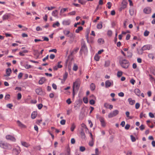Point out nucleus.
Listing matches in <instances>:
<instances>
[{
  "instance_id": "1",
  "label": "nucleus",
  "mask_w": 155,
  "mask_h": 155,
  "mask_svg": "<svg viewBox=\"0 0 155 155\" xmlns=\"http://www.w3.org/2000/svg\"><path fill=\"white\" fill-rule=\"evenodd\" d=\"M80 84V81L79 79H77L73 83V96H74L75 88L76 90H78L79 88Z\"/></svg>"
},
{
  "instance_id": "2",
  "label": "nucleus",
  "mask_w": 155,
  "mask_h": 155,
  "mask_svg": "<svg viewBox=\"0 0 155 155\" xmlns=\"http://www.w3.org/2000/svg\"><path fill=\"white\" fill-rule=\"evenodd\" d=\"M120 62L121 67L125 69L127 68L130 65L129 61L125 59L120 61Z\"/></svg>"
},
{
  "instance_id": "3",
  "label": "nucleus",
  "mask_w": 155,
  "mask_h": 155,
  "mask_svg": "<svg viewBox=\"0 0 155 155\" xmlns=\"http://www.w3.org/2000/svg\"><path fill=\"white\" fill-rule=\"evenodd\" d=\"M127 4V0H123L121 2V6L119 8V10L121 11L122 9L126 8Z\"/></svg>"
},
{
  "instance_id": "4",
  "label": "nucleus",
  "mask_w": 155,
  "mask_h": 155,
  "mask_svg": "<svg viewBox=\"0 0 155 155\" xmlns=\"http://www.w3.org/2000/svg\"><path fill=\"white\" fill-rule=\"evenodd\" d=\"M119 112L118 110H115L110 113L108 115V117L109 118H111L115 117L118 114Z\"/></svg>"
},
{
  "instance_id": "5",
  "label": "nucleus",
  "mask_w": 155,
  "mask_h": 155,
  "mask_svg": "<svg viewBox=\"0 0 155 155\" xmlns=\"http://www.w3.org/2000/svg\"><path fill=\"white\" fill-rule=\"evenodd\" d=\"M63 33L65 35H66L70 38H72L73 37V34L72 33H71L70 31L67 29H65L63 31Z\"/></svg>"
},
{
  "instance_id": "6",
  "label": "nucleus",
  "mask_w": 155,
  "mask_h": 155,
  "mask_svg": "<svg viewBox=\"0 0 155 155\" xmlns=\"http://www.w3.org/2000/svg\"><path fill=\"white\" fill-rule=\"evenodd\" d=\"M113 85V82L112 80H107L105 82V86L106 88H108Z\"/></svg>"
},
{
  "instance_id": "7",
  "label": "nucleus",
  "mask_w": 155,
  "mask_h": 155,
  "mask_svg": "<svg viewBox=\"0 0 155 155\" xmlns=\"http://www.w3.org/2000/svg\"><path fill=\"white\" fill-rule=\"evenodd\" d=\"M5 138L7 140H9L14 142H15L16 140L14 136L10 135H7Z\"/></svg>"
},
{
  "instance_id": "8",
  "label": "nucleus",
  "mask_w": 155,
  "mask_h": 155,
  "mask_svg": "<svg viewBox=\"0 0 155 155\" xmlns=\"http://www.w3.org/2000/svg\"><path fill=\"white\" fill-rule=\"evenodd\" d=\"M17 123L18 126L21 128H27V126H26L23 124L19 120L17 121Z\"/></svg>"
},
{
  "instance_id": "9",
  "label": "nucleus",
  "mask_w": 155,
  "mask_h": 155,
  "mask_svg": "<svg viewBox=\"0 0 155 155\" xmlns=\"http://www.w3.org/2000/svg\"><path fill=\"white\" fill-rule=\"evenodd\" d=\"M152 45H144L142 47L143 50L145 51L147 50H150L152 48Z\"/></svg>"
},
{
  "instance_id": "10",
  "label": "nucleus",
  "mask_w": 155,
  "mask_h": 155,
  "mask_svg": "<svg viewBox=\"0 0 155 155\" xmlns=\"http://www.w3.org/2000/svg\"><path fill=\"white\" fill-rule=\"evenodd\" d=\"M61 61L58 62L57 65L53 67V69L55 71H56L58 68H61L62 67V65L61 64Z\"/></svg>"
},
{
  "instance_id": "11",
  "label": "nucleus",
  "mask_w": 155,
  "mask_h": 155,
  "mask_svg": "<svg viewBox=\"0 0 155 155\" xmlns=\"http://www.w3.org/2000/svg\"><path fill=\"white\" fill-rule=\"evenodd\" d=\"M143 11L145 14H148L151 12V9L150 8L147 7L144 9Z\"/></svg>"
},
{
  "instance_id": "12",
  "label": "nucleus",
  "mask_w": 155,
  "mask_h": 155,
  "mask_svg": "<svg viewBox=\"0 0 155 155\" xmlns=\"http://www.w3.org/2000/svg\"><path fill=\"white\" fill-rule=\"evenodd\" d=\"M71 21L70 19H66L64 20L62 22V24L64 25H69L71 23Z\"/></svg>"
},
{
  "instance_id": "13",
  "label": "nucleus",
  "mask_w": 155,
  "mask_h": 155,
  "mask_svg": "<svg viewBox=\"0 0 155 155\" xmlns=\"http://www.w3.org/2000/svg\"><path fill=\"white\" fill-rule=\"evenodd\" d=\"M100 121L101 126L103 127H105L106 126V124L104 118L103 117L102 118H101Z\"/></svg>"
},
{
  "instance_id": "14",
  "label": "nucleus",
  "mask_w": 155,
  "mask_h": 155,
  "mask_svg": "<svg viewBox=\"0 0 155 155\" xmlns=\"http://www.w3.org/2000/svg\"><path fill=\"white\" fill-rule=\"evenodd\" d=\"M79 50V48H74V50L70 52V54L71 55H73L75 54Z\"/></svg>"
},
{
  "instance_id": "15",
  "label": "nucleus",
  "mask_w": 155,
  "mask_h": 155,
  "mask_svg": "<svg viewBox=\"0 0 155 155\" xmlns=\"http://www.w3.org/2000/svg\"><path fill=\"white\" fill-rule=\"evenodd\" d=\"M46 81L45 78L42 77L41 78L38 82V83L40 84H43Z\"/></svg>"
},
{
  "instance_id": "16",
  "label": "nucleus",
  "mask_w": 155,
  "mask_h": 155,
  "mask_svg": "<svg viewBox=\"0 0 155 155\" xmlns=\"http://www.w3.org/2000/svg\"><path fill=\"white\" fill-rule=\"evenodd\" d=\"M8 144L5 143H0V147L4 148V149H6V148L8 147Z\"/></svg>"
},
{
  "instance_id": "17",
  "label": "nucleus",
  "mask_w": 155,
  "mask_h": 155,
  "mask_svg": "<svg viewBox=\"0 0 155 155\" xmlns=\"http://www.w3.org/2000/svg\"><path fill=\"white\" fill-rule=\"evenodd\" d=\"M13 152L15 155H17L19 153L20 150L19 149L15 148L13 150Z\"/></svg>"
},
{
  "instance_id": "18",
  "label": "nucleus",
  "mask_w": 155,
  "mask_h": 155,
  "mask_svg": "<svg viewBox=\"0 0 155 155\" xmlns=\"http://www.w3.org/2000/svg\"><path fill=\"white\" fill-rule=\"evenodd\" d=\"M80 134L82 139H85L86 136L83 130H82L81 131L80 133Z\"/></svg>"
},
{
  "instance_id": "19",
  "label": "nucleus",
  "mask_w": 155,
  "mask_h": 155,
  "mask_svg": "<svg viewBox=\"0 0 155 155\" xmlns=\"http://www.w3.org/2000/svg\"><path fill=\"white\" fill-rule=\"evenodd\" d=\"M37 115V112L36 111L33 112L31 115V117L32 119H34L36 117Z\"/></svg>"
},
{
  "instance_id": "20",
  "label": "nucleus",
  "mask_w": 155,
  "mask_h": 155,
  "mask_svg": "<svg viewBox=\"0 0 155 155\" xmlns=\"http://www.w3.org/2000/svg\"><path fill=\"white\" fill-rule=\"evenodd\" d=\"M134 92L135 94L138 96H140V91L137 88L135 89Z\"/></svg>"
},
{
  "instance_id": "21",
  "label": "nucleus",
  "mask_w": 155,
  "mask_h": 155,
  "mask_svg": "<svg viewBox=\"0 0 155 155\" xmlns=\"http://www.w3.org/2000/svg\"><path fill=\"white\" fill-rule=\"evenodd\" d=\"M128 101L129 104L131 105H133L135 103V101L134 100H132L131 98L128 99Z\"/></svg>"
},
{
  "instance_id": "22",
  "label": "nucleus",
  "mask_w": 155,
  "mask_h": 155,
  "mask_svg": "<svg viewBox=\"0 0 155 155\" xmlns=\"http://www.w3.org/2000/svg\"><path fill=\"white\" fill-rule=\"evenodd\" d=\"M58 11L55 10L52 12V15L54 17H58Z\"/></svg>"
},
{
  "instance_id": "23",
  "label": "nucleus",
  "mask_w": 155,
  "mask_h": 155,
  "mask_svg": "<svg viewBox=\"0 0 155 155\" xmlns=\"http://www.w3.org/2000/svg\"><path fill=\"white\" fill-rule=\"evenodd\" d=\"M129 13L130 15L133 16L135 14L134 10V8H131L129 10Z\"/></svg>"
},
{
  "instance_id": "24",
  "label": "nucleus",
  "mask_w": 155,
  "mask_h": 155,
  "mask_svg": "<svg viewBox=\"0 0 155 155\" xmlns=\"http://www.w3.org/2000/svg\"><path fill=\"white\" fill-rule=\"evenodd\" d=\"M76 127V125L74 123H73L71 124V131H73L74 129Z\"/></svg>"
},
{
  "instance_id": "25",
  "label": "nucleus",
  "mask_w": 155,
  "mask_h": 155,
  "mask_svg": "<svg viewBox=\"0 0 155 155\" xmlns=\"http://www.w3.org/2000/svg\"><path fill=\"white\" fill-rule=\"evenodd\" d=\"M21 144L23 146L26 147H28L29 146L28 143L25 142H21Z\"/></svg>"
},
{
  "instance_id": "26",
  "label": "nucleus",
  "mask_w": 155,
  "mask_h": 155,
  "mask_svg": "<svg viewBox=\"0 0 155 155\" xmlns=\"http://www.w3.org/2000/svg\"><path fill=\"white\" fill-rule=\"evenodd\" d=\"M60 25V24L59 22L56 21L55 23L53 24L52 25V27L54 28H56V26L59 27Z\"/></svg>"
},
{
  "instance_id": "27",
  "label": "nucleus",
  "mask_w": 155,
  "mask_h": 155,
  "mask_svg": "<svg viewBox=\"0 0 155 155\" xmlns=\"http://www.w3.org/2000/svg\"><path fill=\"white\" fill-rule=\"evenodd\" d=\"M12 73V70L10 68H8L6 70V74L7 76H9Z\"/></svg>"
},
{
  "instance_id": "28",
  "label": "nucleus",
  "mask_w": 155,
  "mask_h": 155,
  "mask_svg": "<svg viewBox=\"0 0 155 155\" xmlns=\"http://www.w3.org/2000/svg\"><path fill=\"white\" fill-rule=\"evenodd\" d=\"M83 27L81 26L79 27L78 29L76 30L75 32L76 33H78L80 31H81L83 29Z\"/></svg>"
},
{
  "instance_id": "29",
  "label": "nucleus",
  "mask_w": 155,
  "mask_h": 155,
  "mask_svg": "<svg viewBox=\"0 0 155 155\" xmlns=\"http://www.w3.org/2000/svg\"><path fill=\"white\" fill-rule=\"evenodd\" d=\"M148 75L150 77L149 80L151 82H152L153 81H154V78L150 74H149Z\"/></svg>"
},
{
  "instance_id": "30",
  "label": "nucleus",
  "mask_w": 155,
  "mask_h": 155,
  "mask_svg": "<svg viewBox=\"0 0 155 155\" xmlns=\"http://www.w3.org/2000/svg\"><path fill=\"white\" fill-rule=\"evenodd\" d=\"M95 88V86L94 84L92 83L90 85V88L91 90L94 91Z\"/></svg>"
},
{
  "instance_id": "31",
  "label": "nucleus",
  "mask_w": 155,
  "mask_h": 155,
  "mask_svg": "<svg viewBox=\"0 0 155 155\" xmlns=\"http://www.w3.org/2000/svg\"><path fill=\"white\" fill-rule=\"evenodd\" d=\"M78 68V66L76 64H74V66L73 68V70L76 71L77 70Z\"/></svg>"
},
{
  "instance_id": "32",
  "label": "nucleus",
  "mask_w": 155,
  "mask_h": 155,
  "mask_svg": "<svg viewBox=\"0 0 155 155\" xmlns=\"http://www.w3.org/2000/svg\"><path fill=\"white\" fill-rule=\"evenodd\" d=\"M123 74V72L121 71H118L117 72V76L118 78H120L121 76Z\"/></svg>"
},
{
  "instance_id": "33",
  "label": "nucleus",
  "mask_w": 155,
  "mask_h": 155,
  "mask_svg": "<svg viewBox=\"0 0 155 155\" xmlns=\"http://www.w3.org/2000/svg\"><path fill=\"white\" fill-rule=\"evenodd\" d=\"M76 12L75 11H73L71 12L68 14V16L74 15L75 14Z\"/></svg>"
},
{
  "instance_id": "34",
  "label": "nucleus",
  "mask_w": 155,
  "mask_h": 155,
  "mask_svg": "<svg viewBox=\"0 0 155 155\" xmlns=\"http://www.w3.org/2000/svg\"><path fill=\"white\" fill-rule=\"evenodd\" d=\"M150 71L151 73L152 74L154 75H155V69L151 68H150Z\"/></svg>"
},
{
  "instance_id": "35",
  "label": "nucleus",
  "mask_w": 155,
  "mask_h": 155,
  "mask_svg": "<svg viewBox=\"0 0 155 155\" xmlns=\"http://www.w3.org/2000/svg\"><path fill=\"white\" fill-rule=\"evenodd\" d=\"M98 42L101 44H103L104 42V40L102 38H99L98 40Z\"/></svg>"
},
{
  "instance_id": "36",
  "label": "nucleus",
  "mask_w": 155,
  "mask_h": 155,
  "mask_svg": "<svg viewBox=\"0 0 155 155\" xmlns=\"http://www.w3.org/2000/svg\"><path fill=\"white\" fill-rule=\"evenodd\" d=\"M97 28L98 29H101L102 27V25L101 23L98 24L97 25Z\"/></svg>"
},
{
  "instance_id": "37",
  "label": "nucleus",
  "mask_w": 155,
  "mask_h": 155,
  "mask_svg": "<svg viewBox=\"0 0 155 155\" xmlns=\"http://www.w3.org/2000/svg\"><path fill=\"white\" fill-rule=\"evenodd\" d=\"M143 51H144V50H143L142 48L141 49L138 50V53L140 54H142L143 53Z\"/></svg>"
},
{
  "instance_id": "38",
  "label": "nucleus",
  "mask_w": 155,
  "mask_h": 155,
  "mask_svg": "<svg viewBox=\"0 0 155 155\" xmlns=\"http://www.w3.org/2000/svg\"><path fill=\"white\" fill-rule=\"evenodd\" d=\"M126 115L127 117H128L129 118L131 119H132V117H130L129 116L130 115V112L128 111H127L126 112Z\"/></svg>"
},
{
  "instance_id": "39",
  "label": "nucleus",
  "mask_w": 155,
  "mask_h": 155,
  "mask_svg": "<svg viewBox=\"0 0 155 155\" xmlns=\"http://www.w3.org/2000/svg\"><path fill=\"white\" fill-rule=\"evenodd\" d=\"M100 57L97 54H96L94 57V59L96 61H98L100 59Z\"/></svg>"
},
{
  "instance_id": "40",
  "label": "nucleus",
  "mask_w": 155,
  "mask_h": 155,
  "mask_svg": "<svg viewBox=\"0 0 155 155\" xmlns=\"http://www.w3.org/2000/svg\"><path fill=\"white\" fill-rule=\"evenodd\" d=\"M112 34V32L110 30H109L107 32V35L109 36H111Z\"/></svg>"
},
{
  "instance_id": "41",
  "label": "nucleus",
  "mask_w": 155,
  "mask_h": 155,
  "mask_svg": "<svg viewBox=\"0 0 155 155\" xmlns=\"http://www.w3.org/2000/svg\"><path fill=\"white\" fill-rule=\"evenodd\" d=\"M131 139V141L133 142H135L136 140L135 138L132 135H131L130 136Z\"/></svg>"
},
{
  "instance_id": "42",
  "label": "nucleus",
  "mask_w": 155,
  "mask_h": 155,
  "mask_svg": "<svg viewBox=\"0 0 155 155\" xmlns=\"http://www.w3.org/2000/svg\"><path fill=\"white\" fill-rule=\"evenodd\" d=\"M132 56V52L130 51H128L127 52V56L129 58H130Z\"/></svg>"
},
{
  "instance_id": "43",
  "label": "nucleus",
  "mask_w": 155,
  "mask_h": 155,
  "mask_svg": "<svg viewBox=\"0 0 155 155\" xmlns=\"http://www.w3.org/2000/svg\"><path fill=\"white\" fill-rule=\"evenodd\" d=\"M21 94L20 93H18L17 94V99L18 100H20V99H21Z\"/></svg>"
},
{
  "instance_id": "44",
  "label": "nucleus",
  "mask_w": 155,
  "mask_h": 155,
  "mask_svg": "<svg viewBox=\"0 0 155 155\" xmlns=\"http://www.w3.org/2000/svg\"><path fill=\"white\" fill-rule=\"evenodd\" d=\"M68 9V8H63L62 9H61V10L60 11V12L61 13H63L64 12H65L66 11H67V10Z\"/></svg>"
},
{
  "instance_id": "45",
  "label": "nucleus",
  "mask_w": 155,
  "mask_h": 155,
  "mask_svg": "<svg viewBox=\"0 0 155 155\" xmlns=\"http://www.w3.org/2000/svg\"><path fill=\"white\" fill-rule=\"evenodd\" d=\"M85 150V148L84 147L81 146L80 147V150L81 152H83Z\"/></svg>"
},
{
  "instance_id": "46",
  "label": "nucleus",
  "mask_w": 155,
  "mask_h": 155,
  "mask_svg": "<svg viewBox=\"0 0 155 155\" xmlns=\"http://www.w3.org/2000/svg\"><path fill=\"white\" fill-rule=\"evenodd\" d=\"M143 117H146V114H143V113H141L140 114V118H142Z\"/></svg>"
},
{
  "instance_id": "47",
  "label": "nucleus",
  "mask_w": 155,
  "mask_h": 155,
  "mask_svg": "<svg viewBox=\"0 0 155 155\" xmlns=\"http://www.w3.org/2000/svg\"><path fill=\"white\" fill-rule=\"evenodd\" d=\"M149 33V32L147 31H145L144 33V35L145 36H147L148 35Z\"/></svg>"
},
{
  "instance_id": "48",
  "label": "nucleus",
  "mask_w": 155,
  "mask_h": 155,
  "mask_svg": "<svg viewBox=\"0 0 155 155\" xmlns=\"http://www.w3.org/2000/svg\"><path fill=\"white\" fill-rule=\"evenodd\" d=\"M68 73L65 72L63 76V79L64 80H65L67 78L68 76Z\"/></svg>"
},
{
  "instance_id": "49",
  "label": "nucleus",
  "mask_w": 155,
  "mask_h": 155,
  "mask_svg": "<svg viewBox=\"0 0 155 155\" xmlns=\"http://www.w3.org/2000/svg\"><path fill=\"white\" fill-rule=\"evenodd\" d=\"M8 15H5L3 16V19L4 20L7 19L8 18Z\"/></svg>"
},
{
  "instance_id": "50",
  "label": "nucleus",
  "mask_w": 155,
  "mask_h": 155,
  "mask_svg": "<svg viewBox=\"0 0 155 155\" xmlns=\"http://www.w3.org/2000/svg\"><path fill=\"white\" fill-rule=\"evenodd\" d=\"M94 144V142H93V140H92L91 141H90L89 143V145L91 147H92L93 146Z\"/></svg>"
},
{
  "instance_id": "51",
  "label": "nucleus",
  "mask_w": 155,
  "mask_h": 155,
  "mask_svg": "<svg viewBox=\"0 0 155 155\" xmlns=\"http://www.w3.org/2000/svg\"><path fill=\"white\" fill-rule=\"evenodd\" d=\"M110 63L109 61H107L105 62V66L106 67L110 65Z\"/></svg>"
},
{
  "instance_id": "52",
  "label": "nucleus",
  "mask_w": 155,
  "mask_h": 155,
  "mask_svg": "<svg viewBox=\"0 0 155 155\" xmlns=\"http://www.w3.org/2000/svg\"><path fill=\"white\" fill-rule=\"evenodd\" d=\"M78 2L82 5H84L85 3V2L83 0H78Z\"/></svg>"
},
{
  "instance_id": "53",
  "label": "nucleus",
  "mask_w": 155,
  "mask_h": 155,
  "mask_svg": "<svg viewBox=\"0 0 155 155\" xmlns=\"http://www.w3.org/2000/svg\"><path fill=\"white\" fill-rule=\"evenodd\" d=\"M66 120H62L60 121V124L62 125H64L65 124Z\"/></svg>"
},
{
  "instance_id": "54",
  "label": "nucleus",
  "mask_w": 155,
  "mask_h": 155,
  "mask_svg": "<svg viewBox=\"0 0 155 155\" xmlns=\"http://www.w3.org/2000/svg\"><path fill=\"white\" fill-rule=\"evenodd\" d=\"M83 101L84 103L87 104L88 103V99L87 98L84 97L83 99Z\"/></svg>"
},
{
  "instance_id": "55",
  "label": "nucleus",
  "mask_w": 155,
  "mask_h": 155,
  "mask_svg": "<svg viewBox=\"0 0 155 155\" xmlns=\"http://www.w3.org/2000/svg\"><path fill=\"white\" fill-rule=\"evenodd\" d=\"M148 56L149 58H151L152 59H154V57L152 54H149Z\"/></svg>"
},
{
  "instance_id": "56",
  "label": "nucleus",
  "mask_w": 155,
  "mask_h": 155,
  "mask_svg": "<svg viewBox=\"0 0 155 155\" xmlns=\"http://www.w3.org/2000/svg\"><path fill=\"white\" fill-rule=\"evenodd\" d=\"M66 102L68 104H70L71 103V99L70 98L66 100Z\"/></svg>"
},
{
  "instance_id": "57",
  "label": "nucleus",
  "mask_w": 155,
  "mask_h": 155,
  "mask_svg": "<svg viewBox=\"0 0 155 155\" xmlns=\"http://www.w3.org/2000/svg\"><path fill=\"white\" fill-rule=\"evenodd\" d=\"M89 103L93 105L95 104V101L94 100L92 99L90 100Z\"/></svg>"
},
{
  "instance_id": "58",
  "label": "nucleus",
  "mask_w": 155,
  "mask_h": 155,
  "mask_svg": "<svg viewBox=\"0 0 155 155\" xmlns=\"http://www.w3.org/2000/svg\"><path fill=\"white\" fill-rule=\"evenodd\" d=\"M10 95L9 94L6 95L5 97V100H8L10 98Z\"/></svg>"
},
{
  "instance_id": "59",
  "label": "nucleus",
  "mask_w": 155,
  "mask_h": 155,
  "mask_svg": "<svg viewBox=\"0 0 155 155\" xmlns=\"http://www.w3.org/2000/svg\"><path fill=\"white\" fill-rule=\"evenodd\" d=\"M23 75V74L22 73H20L18 76V79H20L22 78Z\"/></svg>"
},
{
  "instance_id": "60",
  "label": "nucleus",
  "mask_w": 155,
  "mask_h": 155,
  "mask_svg": "<svg viewBox=\"0 0 155 155\" xmlns=\"http://www.w3.org/2000/svg\"><path fill=\"white\" fill-rule=\"evenodd\" d=\"M118 95L120 97H123L124 95V94L123 92H120L118 94Z\"/></svg>"
},
{
  "instance_id": "61",
  "label": "nucleus",
  "mask_w": 155,
  "mask_h": 155,
  "mask_svg": "<svg viewBox=\"0 0 155 155\" xmlns=\"http://www.w3.org/2000/svg\"><path fill=\"white\" fill-rule=\"evenodd\" d=\"M140 107V104L139 103H137L135 104V108L137 109H138Z\"/></svg>"
},
{
  "instance_id": "62",
  "label": "nucleus",
  "mask_w": 155,
  "mask_h": 155,
  "mask_svg": "<svg viewBox=\"0 0 155 155\" xmlns=\"http://www.w3.org/2000/svg\"><path fill=\"white\" fill-rule=\"evenodd\" d=\"M96 118L97 119H99V120H100L101 119V118H102L103 117L100 116L99 114H97L96 115Z\"/></svg>"
},
{
  "instance_id": "63",
  "label": "nucleus",
  "mask_w": 155,
  "mask_h": 155,
  "mask_svg": "<svg viewBox=\"0 0 155 155\" xmlns=\"http://www.w3.org/2000/svg\"><path fill=\"white\" fill-rule=\"evenodd\" d=\"M107 5H108L107 8H108L110 9L111 8L112 5L111 3L110 2H108L107 3Z\"/></svg>"
},
{
  "instance_id": "64",
  "label": "nucleus",
  "mask_w": 155,
  "mask_h": 155,
  "mask_svg": "<svg viewBox=\"0 0 155 155\" xmlns=\"http://www.w3.org/2000/svg\"><path fill=\"white\" fill-rule=\"evenodd\" d=\"M130 82L132 84L134 85L135 82V81L133 79H131L130 80Z\"/></svg>"
}]
</instances>
